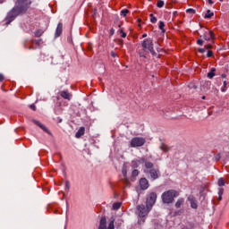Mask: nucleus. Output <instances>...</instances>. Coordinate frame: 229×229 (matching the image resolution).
Instances as JSON below:
<instances>
[{
    "instance_id": "obj_19",
    "label": "nucleus",
    "mask_w": 229,
    "mask_h": 229,
    "mask_svg": "<svg viewBox=\"0 0 229 229\" xmlns=\"http://www.w3.org/2000/svg\"><path fill=\"white\" fill-rule=\"evenodd\" d=\"M204 17L205 19H212V17H214V13H211L210 10H208Z\"/></svg>"
},
{
    "instance_id": "obj_25",
    "label": "nucleus",
    "mask_w": 229,
    "mask_h": 229,
    "mask_svg": "<svg viewBox=\"0 0 229 229\" xmlns=\"http://www.w3.org/2000/svg\"><path fill=\"white\" fill-rule=\"evenodd\" d=\"M217 183H218L219 187H224V185L225 184V179L224 178L218 179V182Z\"/></svg>"
},
{
    "instance_id": "obj_50",
    "label": "nucleus",
    "mask_w": 229,
    "mask_h": 229,
    "mask_svg": "<svg viewBox=\"0 0 229 229\" xmlns=\"http://www.w3.org/2000/svg\"><path fill=\"white\" fill-rule=\"evenodd\" d=\"M140 21H141V20H140V19H139V20H138V22H140Z\"/></svg>"
},
{
    "instance_id": "obj_18",
    "label": "nucleus",
    "mask_w": 229,
    "mask_h": 229,
    "mask_svg": "<svg viewBox=\"0 0 229 229\" xmlns=\"http://www.w3.org/2000/svg\"><path fill=\"white\" fill-rule=\"evenodd\" d=\"M114 223H115V219H114V217H112L110 219L107 229H115V226L114 225Z\"/></svg>"
},
{
    "instance_id": "obj_31",
    "label": "nucleus",
    "mask_w": 229,
    "mask_h": 229,
    "mask_svg": "<svg viewBox=\"0 0 229 229\" xmlns=\"http://www.w3.org/2000/svg\"><path fill=\"white\" fill-rule=\"evenodd\" d=\"M226 85H228V83L226 82V81H224V87L221 89L222 92H226Z\"/></svg>"
},
{
    "instance_id": "obj_29",
    "label": "nucleus",
    "mask_w": 229,
    "mask_h": 229,
    "mask_svg": "<svg viewBox=\"0 0 229 229\" xmlns=\"http://www.w3.org/2000/svg\"><path fill=\"white\" fill-rule=\"evenodd\" d=\"M150 21L155 24L157 22V17L153 15V13L150 14Z\"/></svg>"
},
{
    "instance_id": "obj_20",
    "label": "nucleus",
    "mask_w": 229,
    "mask_h": 229,
    "mask_svg": "<svg viewBox=\"0 0 229 229\" xmlns=\"http://www.w3.org/2000/svg\"><path fill=\"white\" fill-rule=\"evenodd\" d=\"M34 35H35V37H37V38L42 37V35H44V30H38L35 31Z\"/></svg>"
},
{
    "instance_id": "obj_33",
    "label": "nucleus",
    "mask_w": 229,
    "mask_h": 229,
    "mask_svg": "<svg viewBox=\"0 0 229 229\" xmlns=\"http://www.w3.org/2000/svg\"><path fill=\"white\" fill-rule=\"evenodd\" d=\"M132 176H139V170L135 169L132 171Z\"/></svg>"
},
{
    "instance_id": "obj_44",
    "label": "nucleus",
    "mask_w": 229,
    "mask_h": 229,
    "mask_svg": "<svg viewBox=\"0 0 229 229\" xmlns=\"http://www.w3.org/2000/svg\"><path fill=\"white\" fill-rule=\"evenodd\" d=\"M146 37H148V34H143L142 35V38H146Z\"/></svg>"
},
{
    "instance_id": "obj_14",
    "label": "nucleus",
    "mask_w": 229,
    "mask_h": 229,
    "mask_svg": "<svg viewBox=\"0 0 229 229\" xmlns=\"http://www.w3.org/2000/svg\"><path fill=\"white\" fill-rule=\"evenodd\" d=\"M85 135V127H81L75 134L76 139H80Z\"/></svg>"
},
{
    "instance_id": "obj_48",
    "label": "nucleus",
    "mask_w": 229,
    "mask_h": 229,
    "mask_svg": "<svg viewBox=\"0 0 229 229\" xmlns=\"http://www.w3.org/2000/svg\"><path fill=\"white\" fill-rule=\"evenodd\" d=\"M123 174H126V170H123Z\"/></svg>"
},
{
    "instance_id": "obj_51",
    "label": "nucleus",
    "mask_w": 229,
    "mask_h": 229,
    "mask_svg": "<svg viewBox=\"0 0 229 229\" xmlns=\"http://www.w3.org/2000/svg\"><path fill=\"white\" fill-rule=\"evenodd\" d=\"M221 3H223V1H225V0H219Z\"/></svg>"
},
{
    "instance_id": "obj_13",
    "label": "nucleus",
    "mask_w": 229,
    "mask_h": 229,
    "mask_svg": "<svg viewBox=\"0 0 229 229\" xmlns=\"http://www.w3.org/2000/svg\"><path fill=\"white\" fill-rule=\"evenodd\" d=\"M34 124H36V126H38L39 128H41V130H43V131H46V133H49V131L47 129V127L40 123V122L37 121V120H33Z\"/></svg>"
},
{
    "instance_id": "obj_32",
    "label": "nucleus",
    "mask_w": 229,
    "mask_h": 229,
    "mask_svg": "<svg viewBox=\"0 0 229 229\" xmlns=\"http://www.w3.org/2000/svg\"><path fill=\"white\" fill-rule=\"evenodd\" d=\"M191 208H198V204L196 203V201H191Z\"/></svg>"
},
{
    "instance_id": "obj_54",
    "label": "nucleus",
    "mask_w": 229,
    "mask_h": 229,
    "mask_svg": "<svg viewBox=\"0 0 229 229\" xmlns=\"http://www.w3.org/2000/svg\"><path fill=\"white\" fill-rule=\"evenodd\" d=\"M2 3H3V1L0 0V4H2Z\"/></svg>"
},
{
    "instance_id": "obj_2",
    "label": "nucleus",
    "mask_w": 229,
    "mask_h": 229,
    "mask_svg": "<svg viewBox=\"0 0 229 229\" xmlns=\"http://www.w3.org/2000/svg\"><path fill=\"white\" fill-rule=\"evenodd\" d=\"M151 211L150 208L145 206L144 204L138 205L136 208V214L139 217L138 224L144 225L146 223V216Z\"/></svg>"
},
{
    "instance_id": "obj_3",
    "label": "nucleus",
    "mask_w": 229,
    "mask_h": 229,
    "mask_svg": "<svg viewBox=\"0 0 229 229\" xmlns=\"http://www.w3.org/2000/svg\"><path fill=\"white\" fill-rule=\"evenodd\" d=\"M141 160L142 162L145 163V167L147 169L145 170V173H148L152 180H158V178H160V170L158 168H154L155 165H153V163L146 159H141Z\"/></svg>"
},
{
    "instance_id": "obj_27",
    "label": "nucleus",
    "mask_w": 229,
    "mask_h": 229,
    "mask_svg": "<svg viewBox=\"0 0 229 229\" xmlns=\"http://www.w3.org/2000/svg\"><path fill=\"white\" fill-rule=\"evenodd\" d=\"M119 32H120L122 38H126V32H124V30L120 29Z\"/></svg>"
},
{
    "instance_id": "obj_30",
    "label": "nucleus",
    "mask_w": 229,
    "mask_h": 229,
    "mask_svg": "<svg viewBox=\"0 0 229 229\" xmlns=\"http://www.w3.org/2000/svg\"><path fill=\"white\" fill-rule=\"evenodd\" d=\"M207 56H208V58H212V56H214V52H212V50H208Z\"/></svg>"
},
{
    "instance_id": "obj_41",
    "label": "nucleus",
    "mask_w": 229,
    "mask_h": 229,
    "mask_svg": "<svg viewBox=\"0 0 229 229\" xmlns=\"http://www.w3.org/2000/svg\"><path fill=\"white\" fill-rule=\"evenodd\" d=\"M187 12H191V13H194V9H188Z\"/></svg>"
},
{
    "instance_id": "obj_35",
    "label": "nucleus",
    "mask_w": 229,
    "mask_h": 229,
    "mask_svg": "<svg viewBox=\"0 0 229 229\" xmlns=\"http://www.w3.org/2000/svg\"><path fill=\"white\" fill-rule=\"evenodd\" d=\"M203 43H204L203 39H198V40H197V44H198L199 46H203Z\"/></svg>"
},
{
    "instance_id": "obj_16",
    "label": "nucleus",
    "mask_w": 229,
    "mask_h": 229,
    "mask_svg": "<svg viewBox=\"0 0 229 229\" xmlns=\"http://www.w3.org/2000/svg\"><path fill=\"white\" fill-rule=\"evenodd\" d=\"M216 76V68H212L211 71L208 73V78L212 80Z\"/></svg>"
},
{
    "instance_id": "obj_40",
    "label": "nucleus",
    "mask_w": 229,
    "mask_h": 229,
    "mask_svg": "<svg viewBox=\"0 0 229 229\" xmlns=\"http://www.w3.org/2000/svg\"><path fill=\"white\" fill-rule=\"evenodd\" d=\"M114 33H115V30L111 29V30H110V35H114Z\"/></svg>"
},
{
    "instance_id": "obj_53",
    "label": "nucleus",
    "mask_w": 229,
    "mask_h": 229,
    "mask_svg": "<svg viewBox=\"0 0 229 229\" xmlns=\"http://www.w3.org/2000/svg\"><path fill=\"white\" fill-rule=\"evenodd\" d=\"M59 123H62V119L59 120Z\"/></svg>"
},
{
    "instance_id": "obj_24",
    "label": "nucleus",
    "mask_w": 229,
    "mask_h": 229,
    "mask_svg": "<svg viewBox=\"0 0 229 229\" xmlns=\"http://www.w3.org/2000/svg\"><path fill=\"white\" fill-rule=\"evenodd\" d=\"M128 13H130V11L128 9H123L121 11V15H123V17H126Z\"/></svg>"
},
{
    "instance_id": "obj_21",
    "label": "nucleus",
    "mask_w": 229,
    "mask_h": 229,
    "mask_svg": "<svg viewBox=\"0 0 229 229\" xmlns=\"http://www.w3.org/2000/svg\"><path fill=\"white\" fill-rule=\"evenodd\" d=\"M121 208V202H116L113 204V210H119Z\"/></svg>"
},
{
    "instance_id": "obj_11",
    "label": "nucleus",
    "mask_w": 229,
    "mask_h": 229,
    "mask_svg": "<svg viewBox=\"0 0 229 229\" xmlns=\"http://www.w3.org/2000/svg\"><path fill=\"white\" fill-rule=\"evenodd\" d=\"M60 96L64 99H67V101H71V99L72 98V94L69 93V91H67V90L61 91Z\"/></svg>"
},
{
    "instance_id": "obj_6",
    "label": "nucleus",
    "mask_w": 229,
    "mask_h": 229,
    "mask_svg": "<svg viewBox=\"0 0 229 229\" xmlns=\"http://www.w3.org/2000/svg\"><path fill=\"white\" fill-rule=\"evenodd\" d=\"M146 144V139L140 137L132 138L131 140V148H140Z\"/></svg>"
},
{
    "instance_id": "obj_23",
    "label": "nucleus",
    "mask_w": 229,
    "mask_h": 229,
    "mask_svg": "<svg viewBox=\"0 0 229 229\" xmlns=\"http://www.w3.org/2000/svg\"><path fill=\"white\" fill-rule=\"evenodd\" d=\"M160 148L162 149V151H169L170 148L169 146L165 145V144H162Z\"/></svg>"
},
{
    "instance_id": "obj_17",
    "label": "nucleus",
    "mask_w": 229,
    "mask_h": 229,
    "mask_svg": "<svg viewBox=\"0 0 229 229\" xmlns=\"http://www.w3.org/2000/svg\"><path fill=\"white\" fill-rule=\"evenodd\" d=\"M185 200L183 199H179L175 203L176 208H181Z\"/></svg>"
},
{
    "instance_id": "obj_49",
    "label": "nucleus",
    "mask_w": 229,
    "mask_h": 229,
    "mask_svg": "<svg viewBox=\"0 0 229 229\" xmlns=\"http://www.w3.org/2000/svg\"><path fill=\"white\" fill-rule=\"evenodd\" d=\"M112 56H115V55L114 53H112Z\"/></svg>"
},
{
    "instance_id": "obj_4",
    "label": "nucleus",
    "mask_w": 229,
    "mask_h": 229,
    "mask_svg": "<svg viewBox=\"0 0 229 229\" xmlns=\"http://www.w3.org/2000/svg\"><path fill=\"white\" fill-rule=\"evenodd\" d=\"M177 196L178 191L174 190H169L162 194V200L166 204L173 203V201H174V198H176Z\"/></svg>"
},
{
    "instance_id": "obj_5",
    "label": "nucleus",
    "mask_w": 229,
    "mask_h": 229,
    "mask_svg": "<svg viewBox=\"0 0 229 229\" xmlns=\"http://www.w3.org/2000/svg\"><path fill=\"white\" fill-rule=\"evenodd\" d=\"M141 47L143 48V51H146L147 53H152V55L155 54V49L153 48V39H144L143 42L141 43Z\"/></svg>"
},
{
    "instance_id": "obj_15",
    "label": "nucleus",
    "mask_w": 229,
    "mask_h": 229,
    "mask_svg": "<svg viewBox=\"0 0 229 229\" xmlns=\"http://www.w3.org/2000/svg\"><path fill=\"white\" fill-rule=\"evenodd\" d=\"M63 30H64V24L58 23L55 30V37H60V35H62Z\"/></svg>"
},
{
    "instance_id": "obj_47",
    "label": "nucleus",
    "mask_w": 229,
    "mask_h": 229,
    "mask_svg": "<svg viewBox=\"0 0 229 229\" xmlns=\"http://www.w3.org/2000/svg\"><path fill=\"white\" fill-rule=\"evenodd\" d=\"M140 56H144V58H146V55H142V54H140Z\"/></svg>"
},
{
    "instance_id": "obj_39",
    "label": "nucleus",
    "mask_w": 229,
    "mask_h": 229,
    "mask_svg": "<svg viewBox=\"0 0 229 229\" xmlns=\"http://www.w3.org/2000/svg\"><path fill=\"white\" fill-rule=\"evenodd\" d=\"M98 229H106V225H99Z\"/></svg>"
},
{
    "instance_id": "obj_52",
    "label": "nucleus",
    "mask_w": 229,
    "mask_h": 229,
    "mask_svg": "<svg viewBox=\"0 0 229 229\" xmlns=\"http://www.w3.org/2000/svg\"><path fill=\"white\" fill-rule=\"evenodd\" d=\"M118 28H121V24L118 25Z\"/></svg>"
},
{
    "instance_id": "obj_46",
    "label": "nucleus",
    "mask_w": 229,
    "mask_h": 229,
    "mask_svg": "<svg viewBox=\"0 0 229 229\" xmlns=\"http://www.w3.org/2000/svg\"><path fill=\"white\" fill-rule=\"evenodd\" d=\"M66 188L69 189V182H66Z\"/></svg>"
},
{
    "instance_id": "obj_38",
    "label": "nucleus",
    "mask_w": 229,
    "mask_h": 229,
    "mask_svg": "<svg viewBox=\"0 0 229 229\" xmlns=\"http://www.w3.org/2000/svg\"><path fill=\"white\" fill-rule=\"evenodd\" d=\"M4 81V75L0 73V81Z\"/></svg>"
},
{
    "instance_id": "obj_55",
    "label": "nucleus",
    "mask_w": 229,
    "mask_h": 229,
    "mask_svg": "<svg viewBox=\"0 0 229 229\" xmlns=\"http://www.w3.org/2000/svg\"><path fill=\"white\" fill-rule=\"evenodd\" d=\"M202 99H205V97H202Z\"/></svg>"
},
{
    "instance_id": "obj_45",
    "label": "nucleus",
    "mask_w": 229,
    "mask_h": 229,
    "mask_svg": "<svg viewBox=\"0 0 229 229\" xmlns=\"http://www.w3.org/2000/svg\"><path fill=\"white\" fill-rule=\"evenodd\" d=\"M30 108H32V110H36V107H35V106H30Z\"/></svg>"
},
{
    "instance_id": "obj_7",
    "label": "nucleus",
    "mask_w": 229,
    "mask_h": 229,
    "mask_svg": "<svg viewBox=\"0 0 229 229\" xmlns=\"http://www.w3.org/2000/svg\"><path fill=\"white\" fill-rule=\"evenodd\" d=\"M157 201V193L156 192H150L148 196H147V207L151 210V208H153V205H155Z\"/></svg>"
},
{
    "instance_id": "obj_34",
    "label": "nucleus",
    "mask_w": 229,
    "mask_h": 229,
    "mask_svg": "<svg viewBox=\"0 0 229 229\" xmlns=\"http://www.w3.org/2000/svg\"><path fill=\"white\" fill-rule=\"evenodd\" d=\"M224 192H225V189L220 188L219 191H218V195L223 196Z\"/></svg>"
},
{
    "instance_id": "obj_22",
    "label": "nucleus",
    "mask_w": 229,
    "mask_h": 229,
    "mask_svg": "<svg viewBox=\"0 0 229 229\" xmlns=\"http://www.w3.org/2000/svg\"><path fill=\"white\" fill-rule=\"evenodd\" d=\"M164 28H165L164 21H159V30H161L163 33H165V30Z\"/></svg>"
},
{
    "instance_id": "obj_28",
    "label": "nucleus",
    "mask_w": 229,
    "mask_h": 229,
    "mask_svg": "<svg viewBox=\"0 0 229 229\" xmlns=\"http://www.w3.org/2000/svg\"><path fill=\"white\" fill-rule=\"evenodd\" d=\"M157 8H162L164 6V1L162 0L157 1Z\"/></svg>"
},
{
    "instance_id": "obj_43",
    "label": "nucleus",
    "mask_w": 229,
    "mask_h": 229,
    "mask_svg": "<svg viewBox=\"0 0 229 229\" xmlns=\"http://www.w3.org/2000/svg\"><path fill=\"white\" fill-rule=\"evenodd\" d=\"M209 4H214V2L212 0H208Z\"/></svg>"
},
{
    "instance_id": "obj_37",
    "label": "nucleus",
    "mask_w": 229,
    "mask_h": 229,
    "mask_svg": "<svg viewBox=\"0 0 229 229\" xmlns=\"http://www.w3.org/2000/svg\"><path fill=\"white\" fill-rule=\"evenodd\" d=\"M205 51H207L206 48H199V53H205Z\"/></svg>"
},
{
    "instance_id": "obj_26",
    "label": "nucleus",
    "mask_w": 229,
    "mask_h": 229,
    "mask_svg": "<svg viewBox=\"0 0 229 229\" xmlns=\"http://www.w3.org/2000/svg\"><path fill=\"white\" fill-rule=\"evenodd\" d=\"M101 225L106 226V217L102 216L100 219V224Z\"/></svg>"
},
{
    "instance_id": "obj_10",
    "label": "nucleus",
    "mask_w": 229,
    "mask_h": 229,
    "mask_svg": "<svg viewBox=\"0 0 229 229\" xmlns=\"http://www.w3.org/2000/svg\"><path fill=\"white\" fill-rule=\"evenodd\" d=\"M140 187L142 191H146L149 188V182L146 178H141L140 180Z\"/></svg>"
},
{
    "instance_id": "obj_9",
    "label": "nucleus",
    "mask_w": 229,
    "mask_h": 229,
    "mask_svg": "<svg viewBox=\"0 0 229 229\" xmlns=\"http://www.w3.org/2000/svg\"><path fill=\"white\" fill-rule=\"evenodd\" d=\"M204 33L202 36L203 38H205V40H214L216 38V37L214 36V32H212V30H208V29H204Z\"/></svg>"
},
{
    "instance_id": "obj_36",
    "label": "nucleus",
    "mask_w": 229,
    "mask_h": 229,
    "mask_svg": "<svg viewBox=\"0 0 229 229\" xmlns=\"http://www.w3.org/2000/svg\"><path fill=\"white\" fill-rule=\"evenodd\" d=\"M205 49H212V45H210V44L206 45Z\"/></svg>"
},
{
    "instance_id": "obj_12",
    "label": "nucleus",
    "mask_w": 229,
    "mask_h": 229,
    "mask_svg": "<svg viewBox=\"0 0 229 229\" xmlns=\"http://www.w3.org/2000/svg\"><path fill=\"white\" fill-rule=\"evenodd\" d=\"M142 160H146V158L141 157L140 160H134L131 162V166L135 169L139 167L140 164H145Z\"/></svg>"
},
{
    "instance_id": "obj_8",
    "label": "nucleus",
    "mask_w": 229,
    "mask_h": 229,
    "mask_svg": "<svg viewBox=\"0 0 229 229\" xmlns=\"http://www.w3.org/2000/svg\"><path fill=\"white\" fill-rule=\"evenodd\" d=\"M29 44H30V46L28 47V44L25 42V44H24L25 49H30V50L35 49V47H33V44H36V46H41L42 39H30L29 41Z\"/></svg>"
},
{
    "instance_id": "obj_1",
    "label": "nucleus",
    "mask_w": 229,
    "mask_h": 229,
    "mask_svg": "<svg viewBox=\"0 0 229 229\" xmlns=\"http://www.w3.org/2000/svg\"><path fill=\"white\" fill-rule=\"evenodd\" d=\"M30 4H31V2L28 0H17L15 7L13 8L12 11L7 14L6 24H10V22H12L15 17L21 15V13H24V12H27L28 8H30Z\"/></svg>"
},
{
    "instance_id": "obj_42",
    "label": "nucleus",
    "mask_w": 229,
    "mask_h": 229,
    "mask_svg": "<svg viewBox=\"0 0 229 229\" xmlns=\"http://www.w3.org/2000/svg\"><path fill=\"white\" fill-rule=\"evenodd\" d=\"M218 199L221 201L223 199V195H219Z\"/></svg>"
}]
</instances>
